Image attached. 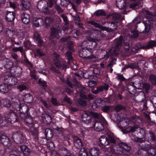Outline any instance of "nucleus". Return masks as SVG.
I'll return each mask as SVG.
<instances>
[{"mask_svg":"<svg viewBox=\"0 0 156 156\" xmlns=\"http://www.w3.org/2000/svg\"><path fill=\"white\" fill-rule=\"evenodd\" d=\"M90 34L92 35L95 38L89 37L87 38V40L90 42H91V45L92 48H95L98 44V42L100 40L101 38L104 37L105 34L102 32L101 30L96 29H93L89 30L88 31Z\"/></svg>","mask_w":156,"mask_h":156,"instance_id":"f257e3e1","label":"nucleus"},{"mask_svg":"<svg viewBox=\"0 0 156 156\" xmlns=\"http://www.w3.org/2000/svg\"><path fill=\"white\" fill-rule=\"evenodd\" d=\"M123 37L120 36L119 39L115 40V48H111L108 53L104 55V58L106 59L110 57L118 55L120 52L119 47L121 46Z\"/></svg>","mask_w":156,"mask_h":156,"instance_id":"f03ea898","label":"nucleus"},{"mask_svg":"<svg viewBox=\"0 0 156 156\" xmlns=\"http://www.w3.org/2000/svg\"><path fill=\"white\" fill-rule=\"evenodd\" d=\"M53 5L52 1L47 2L45 0H41L38 2L37 7L40 11L48 13L49 12L48 8L52 7Z\"/></svg>","mask_w":156,"mask_h":156,"instance_id":"7ed1b4c3","label":"nucleus"},{"mask_svg":"<svg viewBox=\"0 0 156 156\" xmlns=\"http://www.w3.org/2000/svg\"><path fill=\"white\" fill-rule=\"evenodd\" d=\"M14 108L17 111L20 112V116L23 117L25 116L27 114H28V112L29 110L27 105L24 104H14Z\"/></svg>","mask_w":156,"mask_h":156,"instance_id":"20e7f679","label":"nucleus"},{"mask_svg":"<svg viewBox=\"0 0 156 156\" xmlns=\"http://www.w3.org/2000/svg\"><path fill=\"white\" fill-rule=\"evenodd\" d=\"M12 137L13 141L17 144L24 143L26 141L25 136L19 131L14 133L13 134Z\"/></svg>","mask_w":156,"mask_h":156,"instance_id":"39448f33","label":"nucleus"},{"mask_svg":"<svg viewBox=\"0 0 156 156\" xmlns=\"http://www.w3.org/2000/svg\"><path fill=\"white\" fill-rule=\"evenodd\" d=\"M53 57L54 62V63L57 67L59 69H62V70L66 69V68L67 66L65 63L61 65L60 63L58 61V59L59 57V55L54 52Z\"/></svg>","mask_w":156,"mask_h":156,"instance_id":"423d86ee","label":"nucleus"},{"mask_svg":"<svg viewBox=\"0 0 156 156\" xmlns=\"http://www.w3.org/2000/svg\"><path fill=\"white\" fill-rule=\"evenodd\" d=\"M86 90L84 87H83L80 92V94L81 98L79 99V103L80 104L85 106L86 105L85 100L87 99V97L85 94Z\"/></svg>","mask_w":156,"mask_h":156,"instance_id":"0eeeda50","label":"nucleus"},{"mask_svg":"<svg viewBox=\"0 0 156 156\" xmlns=\"http://www.w3.org/2000/svg\"><path fill=\"white\" fill-rule=\"evenodd\" d=\"M61 31L58 28H53L51 29V33L50 38H58L62 35Z\"/></svg>","mask_w":156,"mask_h":156,"instance_id":"6e6552de","label":"nucleus"},{"mask_svg":"<svg viewBox=\"0 0 156 156\" xmlns=\"http://www.w3.org/2000/svg\"><path fill=\"white\" fill-rule=\"evenodd\" d=\"M126 131L128 132H134L135 131H139L140 133H145L144 129L140 128L137 125H135L133 126L129 127L126 129Z\"/></svg>","mask_w":156,"mask_h":156,"instance_id":"1a4fd4ad","label":"nucleus"},{"mask_svg":"<svg viewBox=\"0 0 156 156\" xmlns=\"http://www.w3.org/2000/svg\"><path fill=\"white\" fill-rule=\"evenodd\" d=\"M8 120L11 123H13L17 121L18 116L17 114L14 112L11 111L8 114Z\"/></svg>","mask_w":156,"mask_h":156,"instance_id":"9d476101","label":"nucleus"},{"mask_svg":"<svg viewBox=\"0 0 156 156\" xmlns=\"http://www.w3.org/2000/svg\"><path fill=\"white\" fill-rule=\"evenodd\" d=\"M10 88V86L6 80H5L4 83L0 85V92L3 93H7Z\"/></svg>","mask_w":156,"mask_h":156,"instance_id":"9b49d317","label":"nucleus"},{"mask_svg":"<svg viewBox=\"0 0 156 156\" xmlns=\"http://www.w3.org/2000/svg\"><path fill=\"white\" fill-rule=\"evenodd\" d=\"M130 120L128 118H123V119L120 122V128L124 130V132L125 133H127L129 132L126 131V129L128 127H127L128 126Z\"/></svg>","mask_w":156,"mask_h":156,"instance_id":"f8f14e48","label":"nucleus"},{"mask_svg":"<svg viewBox=\"0 0 156 156\" xmlns=\"http://www.w3.org/2000/svg\"><path fill=\"white\" fill-rule=\"evenodd\" d=\"M58 153L57 156H74L72 154L64 147L59 149Z\"/></svg>","mask_w":156,"mask_h":156,"instance_id":"ddd939ff","label":"nucleus"},{"mask_svg":"<svg viewBox=\"0 0 156 156\" xmlns=\"http://www.w3.org/2000/svg\"><path fill=\"white\" fill-rule=\"evenodd\" d=\"M81 53L83 55V58H86L89 59L93 58L94 56L92 55L91 51L87 48H83Z\"/></svg>","mask_w":156,"mask_h":156,"instance_id":"4468645a","label":"nucleus"},{"mask_svg":"<svg viewBox=\"0 0 156 156\" xmlns=\"http://www.w3.org/2000/svg\"><path fill=\"white\" fill-rule=\"evenodd\" d=\"M82 121L86 123H89L92 121V117L90 115L89 113L84 112L81 115Z\"/></svg>","mask_w":156,"mask_h":156,"instance_id":"2eb2a0df","label":"nucleus"},{"mask_svg":"<svg viewBox=\"0 0 156 156\" xmlns=\"http://www.w3.org/2000/svg\"><path fill=\"white\" fill-rule=\"evenodd\" d=\"M93 126L95 130L97 131H101L104 130V127L101 122L95 120Z\"/></svg>","mask_w":156,"mask_h":156,"instance_id":"dca6fc26","label":"nucleus"},{"mask_svg":"<svg viewBox=\"0 0 156 156\" xmlns=\"http://www.w3.org/2000/svg\"><path fill=\"white\" fill-rule=\"evenodd\" d=\"M0 140L1 143L5 146H9L11 143L9 139L7 136L5 135H2L0 136Z\"/></svg>","mask_w":156,"mask_h":156,"instance_id":"f3484780","label":"nucleus"},{"mask_svg":"<svg viewBox=\"0 0 156 156\" xmlns=\"http://www.w3.org/2000/svg\"><path fill=\"white\" fill-rule=\"evenodd\" d=\"M111 148L112 151L116 154H121L122 153V150L121 148H120L119 144H113L112 145Z\"/></svg>","mask_w":156,"mask_h":156,"instance_id":"a211bd4d","label":"nucleus"},{"mask_svg":"<svg viewBox=\"0 0 156 156\" xmlns=\"http://www.w3.org/2000/svg\"><path fill=\"white\" fill-rule=\"evenodd\" d=\"M104 101L102 99L98 98L95 100V102L92 105V108L94 109L98 106H102L103 105H104Z\"/></svg>","mask_w":156,"mask_h":156,"instance_id":"6ab92c4d","label":"nucleus"},{"mask_svg":"<svg viewBox=\"0 0 156 156\" xmlns=\"http://www.w3.org/2000/svg\"><path fill=\"white\" fill-rule=\"evenodd\" d=\"M42 119L43 122L46 124H50L52 121V118L51 116L47 113H45L42 115Z\"/></svg>","mask_w":156,"mask_h":156,"instance_id":"aec40b11","label":"nucleus"},{"mask_svg":"<svg viewBox=\"0 0 156 156\" xmlns=\"http://www.w3.org/2000/svg\"><path fill=\"white\" fill-rule=\"evenodd\" d=\"M30 133L34 138H36L38 134V130L37 128L35 127L34 125L29 127Z\"/></svg>","mask_w":156,"mask_h":156,"instance_id":"412c9836","label":"nucleus"},{"mask_svg":"<svg viewBox=\"0 0 156 156\" xmlns=\"http://www.w3.org/2000/svg\"><path fill=\"white\" fill-rule=\"evenodd\" d=\"M21 118L27 124L29 125V127L31 126V125H33L32 124L33 122V119L30 117V115L28 114H27L25 116Z\"/></svg>","mask_w":156,"mask_h":156,"instance_id":"4be33fe9","label":"nucleus"},{"mask_svg":"<svg viewBox=\"0 0 156 156\" xmlns=\"http://www.w3.org/2000/svg\"><path fill=\"white\" fill-rule=\"evenodd\" d=\"M30 18V15L26 13H23L21 15V20L24 24H27L29 23Z\"/></svg>","mask_w":156,"mask_h":156,"instance_id":"5701e85b","label":"nucleus"},{"mask_svg":"<svg viewBox=\"0 0 156 156\" xmlns=\"http://www.w3.org/2000/svg\"><path fill=\"white\" fill-rule=\"evenodd\" d=\"M74 144L75 147L78 148H80L82 146L81 140L77 137L75 136L73 137Z\"/></svg>","mask_w":156,"mask_h":156,"instance_id":"b1692460","label":"nucleus"},{"mask_svg":"<svg viewBox=\"0 0 156 156\" xmlns=\"http://www.w3.org/2000/svg\"><path fill=\"white\" fill-rule=\"evenodd\" d=\"M15 14L13 12H8L5 16V19L9 22L12 21L14 18Z\"/></svg>","mask_w":156,"mask_h":156,"instance_id":"393cba45","label":"nucleus"},{"mask_svg":"<svg viewBox=\"0 0 156 156\" xmlns=\"http://www.w3.org/2000/svg\"><path fill=\"white\" fill-rule=\"evenodd\" d=\"M33 23L35 26L38 27L43 24V21L41 18H34L33 20Z\"/></svg>","mask_w":156,"mask_h":156,"instance_id":"a878e982","label":"nucleus"},{"mask_svg":"<svg viewBox=\"0 0 156 156\" xmlns=\"http://www.w3.org/2000/svg\"><path fill=\"white\" fill-rule=\"evenodd\" d=\"M21 5L22 9L23 10H26L30 8V3L28 0H23L22 1Z\"/></svg>","mask_w":156,"mask_h":156,"instance_id":"bb28decb","label":"nucleus"},{"mask_svg":"<svg viewBox=\"0 0 156 156\" xmlns=\"http://www.w3.org/2000/svg\"><path fill=\"white\" fill-rule=\"evenodd\" d=\"M126 5L125 0H117L116 6L120 9H124Z\"/></svg>","mask_w":156,"mask_h":156,"instance_id":"cd10ccee","label":"nucleus"},{"mask_svg":"<svg viewBox=\"0 0 156 156\" xmlns=\"http://www.w3.org/2000/svg\"><path fill=\"white\" fill-rule=\"evenodd\" d=\"M119 146L120 148L125 151L128 152H129L130 149L131 147L130 146L124 142H121L119 143Z\"/></svg>","mask_w":156,"mask_h":156,"instance_id":"c85d7f7f","label":"nucleus"},{"mask_svg":"<svg viewBox=\"0 0 156 156\" xmlns=\"http://www.w3.org/2000/svg\"><path fill=\"white\" fill-rule=\"evenodd\" d=\"M23 101L27 103H30L33 100V97L30 94H26L23 98Z\"/></svg>","mask_w":156,"mask_h":156,"instance_id":"c756f323","label":"nucleus"},{"mask_svg":"<svg viewBox=\"0 0 156 156\" xmlns=\"http://www.w3.org/2000/svg\"><path fill=\"white\" fill-rule=\"evenodd\" d=\"M156 46V41L154 40H151L148 42L147 45L143 46L142 48L143 49H148Z\"/></svg>","mask_w":156,"mask_h":156,"instance_id":"7c9ffc66","label":"nucleus"},{"mask_svg":"<svg viewBox=\"0 0 156 156\" xmlns=\"http://www.w3.org/2000/svg\"><path fill=\"white\" fill-rule=\"evenodd\" d=\"M99 141L102 145L106 146L109 144V140L108 138L104 136H102L99 138Z\"/></svg>","mask_w":156,"mask_h":156,"instance_id":"2f4dec72","label":"nucleus"},{"mask_svg":"<svg viewBox=\"0 0 156 156\" xmlns=\"http://www.w3.org/2000/svg\"><path fill=\"white\" fill-rule=\"evenodd\" d=\"M87 23L91 24L94 27H95L98 28H99L102 31V30L106 29L105 27H103L102 26L100 25L94 20H91L88 21L87 22Z\"/></svg>","mask_w":156,"mask_h":156,"instance_id":"473e14b6","label":"nucleus"},{"mask_svg":"<svg viewBox=\"0 0 156 156\" xmlns=\"http://www.w3.org/2000/svg\"><path fill=\"white\" fill-rule=\"evenodd\" d=\"M106 30H102V31L106 30L107 31H112L113 30L116 29L117 26L115 23L112 22L108 23V27H106Z\"/></svg>","mask_w":156,"mask_h":156,"instance_id":"72a5a7b5","label":"nucleus"},{"mask_svg":"<svg viewBox=\"0 0 156 156\" xmlns=\"http://www.w3.org/2000/svg\"><path fill=\"white\" fill-rule=\"evenodd\" d=\"M0 103L4 106L9 108L11 106L10 101L7 98L2 99L0 101Z\"/></svg>","mask_w":156,"mask_h":156,"instance_id":"f704fd0d","label":"nucleus"},{"mask_svg":"<svg viewBox=\"0 0 156 156\" xmlns=\"http://www.w3.org/2000/svg\"><path fill=\"white\" fill-rule=\"evenodd\" d=\"M90 152L91 156H98L99 154V150L98 148L93 147L90 150Z\"/></svg>","mask_w":156,"mask_h":156,"instance_id":"c9c22d12","label":"nucleus"},{"mask_svg":"<svg viewBox=\"0 0 156 156\" xmlns=\"http://www.w3.org/2000/svg\"><path fill=\"white\" fill-rule=\"evenodd\" d=\"M20 149L23 155H28L30 153V151L29 148L26 145H23L20 147ZM20 152H19V153Z\"/></svg>","mask_w":156,"mask_h":156,"instance_id":"e433bc0d","label":"nucleus"},{"mask_svg":"<svg viewBox=\"0 0 156 156\" xmlns=\"http://www.w3.org/2000/svg\"><path fill=\"white\" fill-rule=\"evenodd\" d=\"M93 116L95 118H98V119H99L101 122L105 123L106 122V120L103 118L102 115L96 113H94L93 114Z\"/></svg>","mask_w":156,"mask_h":156,"instance_id":"4c0bfd02","label":"nucleus"},{"mask_svg":"<svg viewBox=\"0 0 156 156\" xmlns=\"http://www.w3.org/2000/svg\"><path fill=\"white\" fill-rule=\"evenodd\" d=\"M137 65L140 68L144 70H146L147 69V63L144 61H139L137 63Z\"/></svg>","mask_w":156,"mask_h":156,"instance_id":"58836bf2","label":"nucleus"},{"mask_svg":"<svg viewBox=\"0 0 156 156\" xmlns=\"http://www.w3.org/2000/svg\"><path fill=\"white\" fill-rule=\"evenodd\" d=\"M45 135L46 137L50 138L53 136V133L52 130L49 128H47L45 130Z\"/></svg>","mask_w":156,"mask_h":156,"instance_id":"ea45409f","label":"nucleus"},{"mask_svg":"<svg viewBox=\"0 0 156 156\" xmlns=\"http://www.w3.org/2000/svg\"><path fill=\"white\" fill-rule=\"evenodd\" d=\"M94 14L96 16H105L106 15L105 12L103 10L101 9L97 10L94 12Z\"/></svg>","mask_w":156,"mask_h":156,"instance_id":"a19ab883","label":"nucleus"},{"mask_svg":"<svg viewBox=\"0 0 156 156\" xmlns=\"http://www.w3.org/2000/svg\"><path fill=\"white\" fill-rule=\"evenodd\" d=\"M25 33L24 30H20L18 31L17 33H16V37L15 38H16L17 37H21L23 38L24 37Z\"/></svg>","mask_w":156,"mask_h":156,"instance_id":"79ce46f5","label":"nucleus"},{"mask_svg":"<svg viewBox=\"0 0 156 156\" xmlns=\"http://www.w3.org/2000/svg\"><path fill=\"white\" fill-rule=\"evenodd\" d=\"M6 34L10 38H15L16 37V33L15 32L10 30L7 31Z\"/></svg>","mask_w":156,"mask_h":156,"instance_id":"37998d69","label":"nucleus"},{"mask_svg":"<svg viewBox=\"0 0 156 156\" xmlns=\"http://www.w3.org/2000/svg\"><path fill=\"white\" fill-rule=\"evenodd\" d=\"M53 21V20L51 17H47L45 20L46 26L47 27Z\"/></svg>","mask_w":156,"mask_h":156,"instance_id":"c03bdc74","label":"nucleus"},{"mask_svg":"<svg viewBox=\"0 0 156 156\" xmlns=\"http://www.w3.org/2000/svg\"><path fill=\"white\" fill-rule=\"evenodd\" d=\"M97 87L98 90L99 92L102 91L104 90H107L108 89L109 86L108 84L106 83L105 84L104 86H101Z\"/></svg>","mask_w":156,"mask_h":156,"instance_id":"a18cd8bd","label":"nucleus"},{"mask_svg":"<svg viewBox=\"0 0 156 156\" xmlns=\"http://www.w3.org/2000/svg\"><path fill=\"white\" fill-rule=\"evenodd\" d=\"M8 82L11 86V85H16L17 83V80L16 77H13L11 79V80Z\"/></svg>","mask_w":156,"mask_h":156,"instance_id":"49530a36","label":"nucleus"},{"mask_svg":"<svg viewBox=\"0 0 156 156\" xmlns=\"http://www.w3.org/2000/svg\"><path fill=\"white\" fill-rule=\"evenodd\" d=\"M34 37L35 40L37 41L39 43H41V41L40 37V35L37 32H35L34 34Z\"/></svg>","mask_w":156,"mask_h":156,"instance_id":"de8ad7c7","label":"nucleus"},{"mask_svg":"<svg viewBox=\"0 0 156 156\" xmlns=\"http://www.w3.org/2000/svg\"><path fill=\"white\" fill-rule=\"evenodd\" d=\"M150 80L151 83L154 85L156 84V76L154 75H151L150 76Z\"/></svg>","mask_w":156,"mask_h":156,"instance_id":"09e8293b","label":"nucleus"},{"mask_svg":"<svg viewBox=\"0 0 156 156\" xmlns=\"http://www.w3.org/2000/svg\"><path fill=\"white\" fill-rule=\"evenodd\" d=\"M145 12L147 15L146 17L147 19H151L153 18L155 16H156V12H155L154 14H153L148 11H146Z\"/></svg>","mask_w":156,"mask_h":156,"instance_id":"8fccbe9b","label":"nucleus"},{"mask_svg":"<svg viewBox=\"0 0 156 156\" xmlns=\"http://www.w3.org/2000/svg\"><path fill=\"white\" fill-rule=\"evenodd\" d=\"M70 3L69 0H61L60 4L62 6H66Z\"/></svg>","mask_w":156,"mask_h":156,"instance_id":"3c124183","label":"nucleus"},{"mask_svg":"<svg viewBox=\"0 0 156 156\" xmlns=\"http://www.w3.org/2000/svg\"><path fill=\"white\" fill-rule=\"evenodd\" d=\"M79 154L80 156H88L87 151L83 148L81 149Z\"/></svg>","mask_w":156,"mask_h":156,"instance_id":"603ef678","label":"nucleus"},{"mask_svg":"<svg viewBox=\"0 0 156 156\" xmlns=\"http://www.w3.org/2000/svg\"><path fill=\"white\" fill-rule=\"evenodd\" d=\"M71 34L72 35L73 37L77 38L79 34V32L77 30L74 29L71 31Z\"/></svg>","mask_w":156,"mask_h":156,"instance_id":"864d4df0","label":"nucleus"},{"mask_svg":"<svg viewBox=\"0 0 156 156\" xmlns=\"http://www.w3.org/2000/svg\"><path fill=\"white\" fill-rule=\"evenodd\" d=\"M132 121L133 122H136V121L138 123L142 122L141 119L138 116L133 117L131 118Z\"/></svg>","mask_w":156,"mask_h":156,"instance_id":"5fc2aeb1","label":"nucleus"},{"mask_svg":"<svg viewBox=\"0 0 156 156\" xmlns=\"http://www.w3.org/2000/svg\"><path fill=\"white\" fill-rule=\"evenodd\" d=\"M17 89L20 91H22L27 89V87L24 85H20L17 87Z\"/></svg>","mask_w":156,"mask_h":156,"instance_id":"6e6d98bb","label":"nucleus"},{"mask_svg":"<svg viewBox=\"0 0 156 156\" xmlns=\"http://www.w3.org/2000/svg\"><path fill=\"white\" fill-rule=\"evenodd\" d=\"M81 134L83 136L87 134L88 133V131L87 129L82 127L80 131Z\"/></svg>","mask_w":156,"mask_h":156,"instance_id":"4d7b16f0","label":"nucleus"},{"mask_svg":"<svg viewBox=\"0 0 156 156\" xmlns=\"http://www.w3.org/2000/svg\"><path fill=\"white\" fill-rule=\"evenodd\" d=\"M150 100L153 105L154 106H156V96H153L151 97Z\"/></svg>","mask_w":156,"mask_h":156,"instance_id":"13d9d810","label":"nucleus"},{"mask_svg":"<svg viewBox=\"0 0 156 156\" xmlns=\"http://www.w3.org/2000/svg\"><path fill=\"white\" fill-rule=\"evenodd\" d=\"M124 45L125 46L124 47V48L126 50V51L127 52L128 51H129L131 52V51H130L131 50L130 49H129V44L128 42H124Z\"/></svg>","mask_w":156,"mask_h":156,"instance_id":"bf43d9fd","label":"nucleus"},{"mask_svg":"<svg viewBox=\"0 0 156 156\" xmlns=\"http://www.w3.org/2000/svg\"><path fill=\"white\" fill-rule=\"evenodd\" d=\"M61 17L63 18V20L65 23V25H68L69 23V22L68 21L66 16L65 15H62Z\"/></svg>","mask_w":156,"mask_h":156,"instance_id":"052dcab7","label":"nucleus"},{"mask_svg":"<svg viewBox=\"0 0 156 156\" xmlns=\"http://www.w3.org/2000/svg\"><path fill=\"white\" fill-rule=\"evenodd\" d=\"M109 142H110L111 144V147H112V145L114 144H115V138L112 136H109Z\"/></svg>","mask_w":156,"mask_h":156,"instance_id":"680f3d73","label":"nucleus"},{"mask_svg":"<svg viewBox=\"0 0 156 156\" xmlns=\"http://www.w3.org/2000/svg\"><path fill=\"white\" fill-rule=\"evenodd\" d=\"M13 51H19L20 52H23V47L21 46L19 47H15L13 48Z\"/></svg>","mask_w":156,"mask_h":156,"instance_id":"e2e57ef3","label":"nucleus"},{"mask_svg":"<svg viewBox=\"0 0 156 156\" xmlns=\"http://www.w3.org/2000/svg\"><path fill=\"white\" fill-rule=\"evenodd\" d=\"M132 35L134 38L137 37L138 36V33L136 30L131 31Z\"/></svg>","mask_w":156,"mask_h":156,"instance_id":"0e129e2a","label":"nucleus"},{"mask_svg":"<svg viewBox=\"0 0 156 156\" xmlns=\"http://www.w3.org/2000/svg\"><path fill=\"white\" fill-rule=\"evenodd\" d=\"M96 84V82L94 80H91L89 82L88 86L89 87H92Z\"/></svg>","mask_w":156,"mask_h":156,"instance_id":"69168bd1","label":"nucleus"},{"mask_svg":"<svg viewBox=\"0 0 156 156\" xmlns=\"http://www.w3.org/2000/svg\"><path fill=\"white\" fill-rule=\"evenodd\" d=\"M53 128L54 129L61 132V133H63V129L62 127H59L58 126H53Z\"/></svg>","mask_w":156,"mask_h":156,"instance_id":"338daca9","label":"nucleus"},{"mask_svg":"<svg viewBox=\"0 0 156 156\" xmlns=\"http://www.w3.org/2000/svg\"><path fill=\"white\" fill-rule=\"evenodd\" d=\"M112 17L114 20H116L119 18H121L120 15L117 13H115L112 16Z\"/></svg>","mask_w":156,"mask_h":156,"instance_id":"774afa93","label":"nucleus"}]
</instances>
